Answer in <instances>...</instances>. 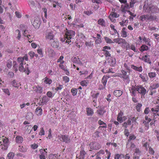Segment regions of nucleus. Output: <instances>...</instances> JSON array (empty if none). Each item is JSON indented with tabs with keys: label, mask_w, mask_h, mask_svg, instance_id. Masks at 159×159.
I'll return each instance as SVG.
<instances>
[{
	"label": "nucleus",
	"mask_w": 159,
	"mask_h": 159,
	"mask_svg": "<svg viewBox=\"0 0 159 159\" xmlns=\"http://www.w3.org/2000/svg\"><path fill=\"white\" fill-rule=\"evenodd\" d=\"M122 93L123 92L122 91L119 90H116L114 91L113 93L116 97H120Z\"/></svg>",
	"instance_id": "obj_23"
},
{
	"label": "nucleus",
	"mask_w": 159,
	"mask_h": 159,
	"mask_svg": "<svg viewBox=\"0 0 159 159\" xmlns=\"http://www.w3.org/2000/svg\"><path fill=\"white\" fill-rule=\"evenodd\" d=\"M143 11L145 12L151 14L159 13V8L154 6H151L145 4L143 7Z\"/></svg>",
	"instance_id": "obj_1"
},
{
	"label": "nucleus",
	"mask_w": 159,
	"mask_h": 159,
	"mask_svg": "<svg viewBox=\"0 0 159 159\" xmlns=\"http://www.w3.org/2000/svg\"><path fill=\"white\" fill-rule=\"evenodd\" d=\"M107 77H105L104 76L102 79L101 80L102 83L103 85L104 86H105L106 84V83L107 82Z\"/></svg>",
	"instance_id": "obj_41"
},
{
	"label": "nucleus",
	"mask_w": 159,
	"mask_h": 159,
	"mask_svg": "<svg viewBox=\"0 0 159 159\" xmlns=\"http://www.w3.org/2000/svg\"><path fill=\"white\" fill-rule=\"evenodd\" d=\"M149 15H144L141 16L140 19L142 21L145 20H149Z\"/></svg>",
	"instance_id": "obj_16"
},
{
	"label": "nucleus",
	"mask_w": 159,
	"mask_h": 159,
	"mask_svg": "<svg viewBox=\"0 0 159 159\" xmlns=\"http://www.w3.org/2000/svg\"><path fill=\"white\" fill-rule=\"evenodd\" d=\"M23 59L20 58H18L17 60L18 64L19 65V70L20 72H23L25 71L26 70H28V65H26V63L22 61Z\"/></svg>",
	"instance_id": "obj_2"
},
{
	"label": "nucleus",
	"mask_w": 159,
	"mask_h": 159,
	"mask_svg": "<svg viewBox=\"0 0 159 159\" xmlns=\"http://www.w3.org/2000/svg\"><path fill=\"white\" fill-rule=\"evenodd\" d=\"M110 15L111 16L113 17L117 18L119 17V15L116 12H111L110 14Z\"/></svg>",
	"instance_id": "obj_48"
},
{
	"label": "nucleus",
	"mask_w": 159,
	"mask_h": 159,
	"mask_svg": "<svg viewBox=\"0 0 159 159\" xmlns=\"http://www.w3.org/2000/svg\"><path fill=\"white\" fill-rule=\"evenodd\" d=\"M43 80L44 82L46 84H50L52 83V80L47 77H46Z\"/></svg>",
	"instance_id": "obj_37"
},
{
	"label": "nucleus",
	"mask_w": 159,
	"mask_h": 159,
	"mask_svg": "<svg viewBox=\"0 0 159 159\" xmlns=\"http://www.w3.org/2000/svg\"><path fill=\"white\" fill-rule=\"evenodd\" d=\"M46 52L48 54L49 57H52L55 55L54 50L50 47H48L45 49Z\"/></svg>",
	"instance_id": "obj_9"
},
{
	"label": "nucleus",
	"mask_w": 159,
	"mask_h": 159,
	"mask_svg": "<svg viewBox=\"0 0 159 159\" xmlns=\"http://www.w3.org/2000/svg\"><path fill=\"white\" fill-rule=\"evenodd\" d=\"M91 97L93 98V100H94L95 99V100H96L99 94L98 93H95V91H93L91 92Z\"/></svg>",
	"instance_id": "obj_28"
},
{
	"label": "nucleus",
	"mask_w": 159,
	"mask_h": 159,
	"mask_svg": "<svg viewBox=\"0 0 159 159\" xmlns=\"http://www.w3.org/2000/svg\"><path fill=\"white\" fill-rule=\"evenodd\" d=\"M139 77L141 78L143 82H147L148 80V77L146 74H144L143 75L141 74L139 75Z\"/></svg>",
	"instance_id": "obj_17"
},
{
	"label": "nucleus",
	"mask_w": 159,
	"mask_h": 159,
	"mask_svg": "<svg viewBox=\"0 0 159 159\" xmlns=\"http://www.w3.org/2000/svg\"><path fill=\"white\" fill-rule=\"evenodd\" d=\"M50 41V45L52 47L56 48L59 47V43L57 39L55 38Z\"/></svg>",
	"instance_id": "obj_6"
},
{
	"label": "nucleus",
	"mask_w": 159,
	"mask_h": 159,
	"mask_svg": "<svg viewBox=\"0 0 159 159\" xmlns=\"http://www.w3.org/2000/svg\"><path fill=\"white\" fill-rule=\"evenodd\" d=\"M131 68L139 72H141L142 71V68L141 66L139 67H137L134 65H132L131 66Z\"/></svg>",
	"instance_id": "obj_24"
},
{
	"label": "nucleus",
	"mask_w": 159,
	"mask_h": 159,
	"mask_svg": "<svg viewBox=\"0 0 159 159\" xmlns=\"http://www.w3.org/2000/svg\"><path fill=\"white\" fill-rule=\"evenodd\" d=\"M87 115L88 116H91L93 113V110L90 108H86Z\"/></svg>",
	"instance_id": "obj_33"
},
{
	"label": "nucleus",
	"mask_w": 159,
	"mask_h": 159,
	"mask_svg": "<svg viewBox=\"0 0 159 159\" xmlns=\"http://www.w3.org/2000/svg\"><path fill=\"white\" fill-rule=\"evenodd\" d=\"M148 76L150 78H153L156 76V74L155 72H150L148 73Z\"/></svg>",
	"instance_id": "obj_57"
},
{
	"label": "nucleus",
	"mask_w": 159,
	"mask_h": 159,
	"mask_svg": "<svg viewBox=\"0 0 159 159\" xmlns=\"http://www.w3.org/2000/svg\"><path fill=\"white\" fill-rule=\"evenodd\" d=\"M159 86V84L158 83H155L152 84L151 87L152 89H155L157 88Z\"/></svg>",
	"instance_id": "obj_54"
},
{
	"label": "nucleus",
	"mask_w": 159,
	"mask_h": 159,
	"mask_svg": "<svg viewBox=\"0 0 159 159\" xmlns=\"http://www.w3.org/2000/svg\"><path fill=\"white\" fill-rule=\"evenodd\" d=\"M11 84L14 87L18 88L19 87V84H20V83L19 84H17L15 80H14L12 82Z\"/></svg>",
	"instance_id": "obj_60"
},
{
	"label": "nucleus",
	"mask_w": 159,
	"mask_h": 159,
	"mask_svg": "<svg viewBox=\"0 0 159 159\" xmlns=\"http://www.w3.org/2000/svg\"><path fill=\"white\" fill-rule=\"evenodd\" d=\"M134 152L137 154L136 155L138 156H140L141 154V152L138 148H136L135 149Z\"/></svg>",
	"instance_id": "obj_58"
},
{
	"label": "nucleus",
	"mask_w": 159,
	"mask_h": 159,
	"mask_svg": "<svg viewBox=\"0 0 159 159\" xmlns=\"http://www.w3.org/2000/svg\"><path fill=\"white\" fill-rule=\"evenodd\" d=\"M32 23L33 25L35 28H38L40 24L39 18L38 17H34V20Z\"/></svg>",
	"instance_id": "obj_11"
},
{
	"label": "nucleus",
	"mask_w": 159,
	"mask_h": 159,
	"mask_svg": "<svg viewBox=\"0 0 159 159\" xmlns=\"http://www.w3.org/2000/svg\"><path fill=\"white\" fill-rule=\"evenodd\" d=\"M61 41L62 42H65L66 43H68L69 44L71 42L70 40H69V38L66 37V36L65 35L63 38H61Z\"/></svg>",
	"instance_id": "obj_26"
},
{
	"label": "nucleus",
	"mask_w": 159,
	"mask_h": 159,
	"mask_svg": "<svg viewBox=\"0 0 159 159\" xmlns=\"http://www.w3.org/2000/svg\"><path fill=\"white\" fill-rule=\"evenodd\" d=\"M16 140L17 143H20L23 141V138L20 136H17L16 137Z\"/></svg>",
	"instance_id": "obj_32"
},
{
	"label": "nucleus",
	"mask_w": 159,
	"mask_h": 159,
	"mask_svg": "<svg viewBox=\"0 0 159 159\" xmlns=\"http://www.w3.org/2000/svg\"><path fill=\"white\" fill-rule=\"evenodd\" d=\"M129 8V5L127 3L121 5V9L122 12H125L126 11L128 12V10Z\"/></svg>",
	"instance_id": "obj_13"
},
{
	"label": "nucleus",
	"mask_w": 159,
	"mask_h": 159,
	"mask_svg": "<svg viewBox=\"0 0 159 159\" xmlns=\"http://www.w3.org/2000/svg\"><path fill=\"white\" fill-rule=\"evenodd\" d=\"M102 71L105 73H113L112 72L111 69H109L108 70H106V69H103L102 70Z\"/></svg>",
	"instance_id": "obj_59"
},
{
	"label": "nucleus",
	"mask_w": 159,
	"mask_h": 159,
	"mask_svg": "<svg viewBox=\"0 0 159 159\" xmlns=\"http://www.w3.org/2000/svg\"><path fill=\"white\" fill-rule=\"evenodd\" d=\"M61 138L63 141L65 142L66 143H69L70 142V138L67 135H62Z\"/></svg>",
	"instance_id": "obj_18"
},
{
	"label": "nucleus",
	"mask_w": 159,
	"mask_h": 159,
	"mask_svg": "<svg viewBox=\"0 0 159 159\" xmlns=\"http://www.w3.org/2000/svg\"><path fill=\"white\" fill-rule=\"evenodd\" d=\"M104 39L106 42L107 43H114V42H113L110 39L108 38L107 37H104Z\"/></svg>",
	"instance_id": "obj_50"
},
{
	"label": "nucleus",
	"mask_w": 159,
	"mask_h": 159,
	"mask_svg": "<svg viewBox=\"0 0 159 159\" xmlns=\"http://www.w3.org/2000/svg\"><path fill=\"white\" fill-rule=\"evenodd\" d=\"M129 63L127 62H126L124 64V66L126 69L128 70H130V67H131V66Z\"/></svg>",
	"instance_id": "obj_46"
},
{
	"label": "nucleus",
	"mask_w": 159,
	"mask_h": 159,
	"mask_svg": "<svg viewBox=\"0 0 159 159\" xmlns=\"http://www.w3.org/2000/svg\"><path fill=\"white\" fill-rule=\"evenodd\" d=\"M121 73L119 75V77L121 78H123L125 79H127L129 78V72L122 70H121Z\"/></svg>",
	"instance_id": "obj_10"
},
{
	"label": "nucleus",
	"mask_w": 159,
	"mask_h": 159,
	"mask_svg": "<svg viewBox=\"0 0 159 159\" xmlns=\"http://www.w3.org/2000/svg\"><path fill=\"white\" fill-rule=\"evenodd\" d=\"M129 48L130 49L132 50L135 52H137L138 51V49L135 48V46L134 44H131L129 46Z\"/></svg>",
	"instance_id": "obj_40"
},
{
	"label": "nucleus",
	"mask_w": 159,
	"mask_h": 159,
	"mask_svg": "<svg viewBox=\"0 0 159 159\" xmlns=\"http://www.w3.org/2000/svg\"><path fill=\"white\" fill-rule=\"evenodd\" d=\"M151 111L153 112V114H154L153 119H154V118H156L155 116H159V114L158 113L159 111L158 110H157L155 108H152L151 109Z\"/></svg>",
	"instance_id": "obj_22"
},
{
	"label": "nucleus",
	"mask_w": 159,
	"mask_h": 159,
	"mask_svg": "<svg viewBox=\"0 0 159 159\" xmlns=\"http://www.w3.org/2000/svg\"><path fill=\"white\" fill-rule=\"evenodd\" d=\"M45 38L46 40L50 41L55 39L54 32L49 29L45 31Z\"/></svg>",
	"instance_id": "obj_3"
},
{
	"label": "nucleus",
	"mask_w": 159,
	"mask_h": 159,
	"mask_svg": "<svg viewBox=\"0 0 159 159\" xmlns=\"http://www.w3.org/2000/svg\"><path fill=\"white\" fill-rule=\"evenodd\" d=\"M110 28H111V30H112L114 31V34H116V33H117L118 34H119L117 32L115 28V26L113 25H110Z\"/></svg>",
	"instance_id": "obj_56"
},
{
	"label": "nucleus",
	"mask_w": 159,
	"mask_h": 159,
	"mask_svg": "<svg viewBox=\"0 0 159 159\" xmlns=\"http://www.w3.org/2000/svg\"><path fill=\"white\" fill-rule=\"evenodd\" d=\"M142 105L141 103H138L137 104L136 107V109L138 111L140 112L141 111Z\"/></svg>",
	"instance_id": "obj_45"
},
{
	"label": "nucleus",
	"mask_w": 159,
	"mask_h": 159,
	"mask_svg": "<svg viewBox=\"0 0 159 159\" xmlns=\"http://www.w3.org/2000/svg\"><path fill=\"white\" fill-rule=\"evenodd\" d=\"M148 49V47L147 46L143 45H142L140 48V51L141 52H143L144 51H147Z\"/></svg>",
	"instance_id": "obj_31"
},
{
	"label": "nucleus",
	"mask_w": 159,
	"mask_h": 159,
	"mask_svg": "<svg viewBox=\"0 0 159 159\" xmlns=\"http://www.w3.org/2000/svg\"><path fill=\"white\" fill-rule=\"evenodd\" d=\"M149 16L150 21L156 20L157 21L158 20V19L157 16L152 15H149Z\"/></svg>",
	"instance_id": "obj_30"
},
{
	"label": "nucleus",
	"mask_w": 159,
	"mask_h": 159,
	"mask_svg": "<svg viewBox=\"0 0 159 159\" xmlns=\"http://www.w3.org/2000/svg\"><path fill=\"white\" fill-rule=\"evenodd\" d=\"M71 61L74 63H77L79 64H82V63L81 62L79 58L75 57H73L71 58Z\"/></svg>",
	"instance_id": "obj_19"
},
{
	"label": "nucleus",
	"mask_w": 159,
	"mask_h": 159,
	"mask_svg": "<svg viewBox=\"0 0 159 159\" xmlns=\"http://www.w3.org/2000/svg\"><path fill=\"white\" fill-rule=\"evenodd\" d=\"M63 86L62 85H61L59 83L56 84V87L55 89V90L56 91L61 90L63 88Z\"/></svg>",
	"instance_id": "obj_38"
},
{
	"label": "nucleus",
	"mask_w": 159,
	"mask_h": 159,
	"mask_svg": "<svg viewBox=\"0 0 159 159\" xmlns=\"http://www.w3.org/2000/svg\"><path fill=\"white\" fill-rule=\"evenodd\" d=\"M138 92L142 96L144 95L146 92V90L141 85L138 86Z\"/></svg>",
	"instance_id": "obj_12"
},
{
	"label": "nucleus",
	"mask_w": 159,
	"mask_h": 159,
	"mask_svg": "<svg viewBox=\"0 0 159 159\" xmlns=\"http://www.w3.org/2000/svg\"><path fill=\"white\" fill-rule=\"evenodd\" d=\"M143 40L146 43H147V45L149 46H151L150 40L149 38H147L144 37L143 39Z\"/></svg>",
	"instance_id": "obj_44"
},
{
	"label": "nucleus",
	"mask_w": 159,
	"mask_h": 159,
	"mask_svg": "<svg viewBox=\"0 0 159 159\" xmlns=\"http://www.w3.org/2000/svg\"><path fill=\"white\" fill-rule=\"evenodd\" d=\"M89 83V82L88 81H87L86 80H84L83 81H82L80 83V84L81 85L83 86H86L87 85V84Z\"/></svg>",
	"instance_id": "obj_47"
},
{
	"label": "nucleus",
	"mask_w": 159,
	"mask_h": 159,
	"mask_svg": "<svg viewBox=\"0 0 159 159\" xmlns=\"http://www.w3.org/2000/svg\"><path fill=\"white\" fill-rule=\"evenodd\" d=\"M129 90L131 95L133 97L135 96L137 94V92H138V86H132Z\"/></svg>",
	"instance_id": "obj_7"
},
{
	"label": "nucleus",
	"mask_w": 159,
	"mask_h": 159,
	"mask_svg": "<svg viewBox=\"0 0 159 159\" xmlns=\"http://www.w3.org/2000/svg\"><path fill=\"white\" fill-rule=\"evenodd\" d=\"M89 146L90 149L95 150H98L101 147V145L99 143L96 142L91 143Z\"/></svg>",
	"instance_id": "obj_5"
},
{
	"label": "nucleus",
	"mask_w": 159,
	"mask_h": 159,
	"mask_svg": "<svg viewBox=\"0 0 159 159\" xmlns=\"http://www.w3.org/2000/svg\"><path fill=\"white\" fill-rule=\"evenodd\" d=\"M40 151L41 153V155L42 156H44V157H46L47 152L46 151H45V150H43V149H41L40 150Z\"/></svg>",
	"instance_id": "obj_52"
},
{
	"label": "nucleus",
	"mask_w": 159,
	"mask_h": 159,
	"mask_svg": "<svg viewBox=\"0 0 159 159\" xmlns=\"http://www.w3.org/2000/svg\"><path fill=\"white\" fill-rule=\"evenodd\" d=\"M28 4L31 7H33L35 6V3L32 0H30L28 2Z\"/></svg>",
	"instance_id": "obj_49"
},
{
	"label": "nucleus",
	"mask_w": 159,
	"mask_h": 159,
	"mask_svg": "<svg viewBox=\"0 0 159 159\" xmlns=\"http://www.w3.org/2000/svg\"><path fill=\"white\" fill-rule=\"evenodd\" d=\"M106 111L104 110L103 108H100L99 110L97 111V113L100 116H102L106 112Z\"/></svg>",
	"instance_id": "obj_20"
},
{
	"label": "nucleus",
	"mask_w": 159,
	"mask_h": 159,
	"mask_svg": "<svg viewBox=\"0 0 159 159\" xmlns=\"http://www.w3.org/2000/svg\"><path fill=\"white\" fill-rule=\"evenodd\" d=\"M152 120L151 119H149L147 121L146 120L143 121V123L144 124L145 127V129L147 130L149 128V123L151 122Z\"/></svg>",
	"instance_id": "obj_25"
},
{
	"label": "nucleus",
	"mask_w": 159,
	"mask_h": 159,
	"mask_svg": "<svg viewBox=\"0 0 159 159\" xmlns=\"http://www.w3.org/2000/svg\"><path fill=\"white\" fill-rule=\"evenodd\" d=\"M107 63L109 65L114 66L116 63V59L114 58H111L108 59Z\"/></svg>",
	"instance_id": "obj_14"
},
{
	"label": "nucleus",
	"mask_w": 159,
	"mask_h": 159,
	"mask_svg": "<svg viewBox=\"0 0 159 159\" xmlns=\"http://www.w3.org/2000/svg\"><path fill=\"white\" fill-rule=\"evenodd\" d=\"M14 156V153L12 152H10L7 155L8 159H13Z\"/></svg>",
	"instance_id": "obj_51"
},
{
	"label": "nucleus",
	"mask_w": 159,
	"mask_h": 159,
	"mask_svg": "<svg viewBox=\"0 0 159 159\" xmlns=\"http://www.w3.org/2000/svg\"><path fill=\"white\" fill-rule=\"evenodd\" d=\"M9 140L6 137L4 138L3 143H1L0 145L1 148L2 150H5L7 149L9 145Z\"/></svg>",
	"instance_id": "obj_4"
},
{
	"label": "nucleus",
	"mask_w": 159,
	"mask_h": 159,
	"mask_svg": "<svg viewBox=\"0 0 159 159\" xmlns=\"http://www.w3.org/2000/svg\"><path fill=\"white\" fill-rule=\"evenodd\" d=\"M98 24L103 27H105L106 25L104 20L103 19H99L98 21Z\"/></svg>",
	"instance_id": "obj_27"
},
{
	"label": "nucleus",
	"mask_w": 159,
	"mask_h": 159,
	"mask_svg": "<svg viewBox=\"0 0 159 159\" xmlns=\"http://www.w3.org/2000/svg\"><path fill=\"white\" fill-rule=\"evenodd\" d=\"M20 27L21 28H23L24 29L23 30L24 32L23 33V35H24V36L26 37V35H25V34H26V32L27 30V26H26L25 25H24L23 24H21L20 25Z\"/></svg>",
	"instance_id": "obj_29"
},
{
	"label": "nucleus",
	"mask_w": 159,
	"mask_h": 159,
	"mask_svg": "<svg viewBox=\"0 0 159 159\" xmlns=\"http://www.w3.org/2000/svg\"><path fill=\"white\" fill-rule=\"evenodd\" d=\"M143 60H144L146 62H148L150 61L149 58L148 57L147 55H145L144 57L142 58Z\"/></svg>",
	"instance_id": "obj_62"
},
{
	"label": "nucleus",
	"mask_w": 159,
	"mask_h": 159,
	"mask_svg": "<svg viewBox=\"0 0 159 159\" xmlns=\"http://www.w3.org/2000/svg\"><path fill=\"white\" fill-rule=\"evenodd\" d=\"M71 92L72 93L73 96H75L77 93V89L75 88H72L71 90Z\"/></svg>",
	"instance_id": "obj_53"
},
{
	"label": "nucleus",
	"mask_w": 159,
	"mask_h": 159,
	"mask_svg": "<svg viewBox=\"0 0 159 159\" xmlns=\"http://www.w3.org/2000/svg\"><path fill=\"white\" fill-rule=\"evenodd\" d=\"M84 13L86 14L88 16H89L90 15L92 14L93 13V12L92 11H84Z\"/></svg>",
	"instance_id": "obj_63"
},
{
	"label": "nucleus",
	"mask_w": 159,
	"mask_h": 159,
	"mask_svg": "<svg viewBox=\"0 0 159 159\" xmlns=\"http://www.w3.org/2000/svg\"><path fill=\"white\" fill-rule=\"evenodd\" d=\"M85 45L86 46L89 47H92L93 46V43L91 42H85Z\"/></svg>",
	"instance_id": "obj_61"
},
{
	"label": "nucleus",
	"mask_w": 159,
	"mask_h": 159,
	"mask_svg": "<svg viewBox=\"0 0 159 159\" xmlns=\"http://www.w3.org/2000/svg\"><path fill=\"white\" fill-rule=\"evenodd\" d=\"M85 154V152L84 150H81L80 151V154L79 156V159H84Z\"/></svg>",
	"instance_id": "obj_36"
},
{
	"label": "nucleus",
	"mask_w": 159,
	"mask_h": 159,
	"mask_svg": "<svg viewBox=\"0 0 159 159\" xmlns=\"http://www.w3.org/2000/svg\"><path fill=\"white\" fill-rule=\"evenodd\" d=\"M56 155L53 154H50L49 155L48 157L49 159H56Z\"/></svg>",
	"instance_id": "obj_64"
},
{
	"label": "nucleus",
	"mask_w": 159,
	"mask_h": 159,
	"mask_svg": "<svg viewBox=\"0 0 159 159\" xmlns=\"http://www.w3.org/2000/svg\"><path fill=\"white\" fill-rule=\"evenodd\" d=\"M114 42L118 43L119 44L125 43V40L121 38H116L113 39Z\"/></svg>",
	"instance_id": "obj_15"
},
{
	"label": "nucleus",
	"mask_w": 159,
	"mask_h": 159,
	"mask_svg": "<svg viewBox=\"0 0 159 159\" xmlns=\"http://www.w3.org/2000/svg\"><path fill=\"white\" fill-rule=\"evenodd\" d=\"M12 59H10L8 60L7 61V66L9 68H10L12 66Z\"/></svg>",
	"instance_id": "obj_42"
},
{
	"label": "nucleus",
	"mask_w": 159,
	"mask_h": 159,
	"mask_svg": "<svg viewBox=\"0 0 159 159\" xmlns=\"http://www.w3.org/2000/svg\"><path fill=\"white\" fill-rule=\"evenodd\" d=\"M67 30L65 33V35L66 36V37L69 38V40H70L72 37L75 36V32L71 30Z\"/></svg>",
	"instance_id": "obj_8"
},
{
	"label": "nucleus",
	"mask_w": 159,
	"mask_h": 159,
	"mask_svg": "<svg viewBox=\"0 0 159 159\" xmlns=\"http://www.w3.org/2000/svg\"><path fill=\"white\" fill-rule=\"evenodd\" d=\"M102 51H103V54L106 57H111V54L109 51L106 50Z\"/></svg>",
	"instance_id": "obj_39"
},
{
	"label": "nucleus",
	"mask_w": 159,
	"mask_h": 159,
	"mask_svg": "<svg viewBox=\"0 0 159 159\" xmlns=\"http://www.w3.org/2000/svg\"><path fill=\"white\" fill-rule=\"evenodd\" d=\"M25 132L29 133H30L31 132L32 129L30 125H26L25 127Z\"/></svg>",
	"instance_id": "obj_34"
},
{
	"label": "nucleus",
	"mask_w": 159,
	"mask_h": 159,
	"mask_svg": "<svg viewBox=\"0 0 159 159\" xmlns=\"http://www.w3.org/2000/svg\"><path fill=\"white\" fill-rule=\"evenodd\" d=\"M35 112L37 115L39 116L42 114V109L40 107H37L35 110Z\"/></svg>",
	"instance_id": "obj_21"
},
{
	"label": "nucleus",
	"mask_w": 159,
	"mask_h": 159,
	"mask_svg": "<svg viewBox=\"0 0 159 159\" xmlns=\"http://www.w3.org/2000/svg\"><path fill=\"white\" fill-rule=\"evenodd\" d=\"M64 58V57L62 56H61L60 57L59 59L57 60V62H59L60 63H63L64 62V61L63 60V59Z\"/></svg>",
	"instance_id": "obj_55"
},
{
	"label": "nucleus",
	"mask_w": 159,
	"mask_h": 159,
	"mask_svg": "<svg viewBox=\"0 0 159 159\" xmlns=\"http://www.w3.org/2000/svg\"><path fill=\"white\" fill-rule=\"evenodd\" d=\"M125 28H123L121 32V36L125 38L127 36V34L126 31H125Z\"/></svg>",
	"instance_id": "obj_35"
},
{
	"label": "nucleus",
	"mask_w": 159,
	"mask_h": 159,
	"mask_svg": "<svg viewBox=\"0 0 159 159\" xmlns=\"http://www.w3.org/2000/svg\"><path fill=\"white\" fill-rule=\"evenodd\" d=\"M46 97H44L42 98L41 100H40L39 104L41 105H43L45 104L46 102Z\"/></svg>",
	"instance_id": "obj_43"
}]
</instances>
